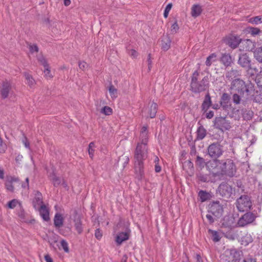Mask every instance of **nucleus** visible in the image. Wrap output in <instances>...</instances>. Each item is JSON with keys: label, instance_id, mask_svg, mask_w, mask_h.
Masks as SVG:
<instances>
[{"label": "nucleus", "instance_id": "1", "mask_svg": "<svg viewBox=\"0 0 262 262\" xmlns=\"http://www.w3.org/2000/svg\"><path fill=\"white\" fill-rule=\"evenodd\" d=\"M147 126H143L140 131V142L137 143L134 152V166L136 178L141 181L144 178V161L148 156V141Z\"/></svg>", "mask_w": 262, "mask_h": 262}, {"label": "nucleus", "instance_id": "2", "mask_svg": "<svg viewBox=\"0 0 262 262\" xmlns=\"http://www.w3.org/2000/svg\"><path fill=\"white\" fill-rule=\"evenodd\" d=\"M230 89L237 92L232 95L233 103L236 105L242 103L245 106L248 99L253 95L254 84L250 81L246 82L240 78H236L231 82Z\"/></svg>", "mask_w": 262, "mask_h": 262}, {"label": "nucleus", "instance_id": "3", "mask_svg": "<svg viewBox=\"0 0 262 262\" xmlns=\"http://www.w3.org/2000/svg\"><path fill=\"white\" fill-rule=\"evenodd\" d=\"M190 83V91L195 94H199L208 91L209 88V79L208 76L200 78V73L195 70L191 75Z\"/></svg>", "mask_w": 262, "mask_h": 262}, {"label": "nucleus", "instance_id": "4", "mask_svg": "<svg viewBox=\"0 0 262 262\" xmlns=\"http://www.w3.org/2000/svg\"><path fill=\"white\" fill-rule=\"evenodd\" d=\"M258 216V214L256 210L247 211L239 218L237 222V226L239 227H244L252 224Z\"/></svg>", "mask_w": 262, "mask_h": 262}, {"label": "nucleus", "instance_id": "5", "mask_svg": "<svg viewBox=\"0 0 262 262\" xmlns=\"http://www.w3.org/2000/svg\"><path fill=\"white\" fill-rule=\"evenodd\" d=\"M220 169L222 174L226 175L229 177H232L236 172L235 165L233 161L229 159L221 161Z\"/></svg>", "mask_w": 262, "mask_h": 262}, {"label": "nucleus", "instance_id": "6", "mask_svg": "<svg viewBox=\"0 0 262 262\" xmlns=\"http://www.w3.org/2000/svg\"><path fill=\"white\" fill-rule=\"evenodd\" d=\"M213 122V127L219 129L221 133L229 130L231 128V122L226 117H215Z\"/></svg>", "mask_w": 262, "mask_h": 262}, {"label": "nucleus", "instance_id": "7", "mask_svg": "<svg viewBox=\"0 0 262 262\" xmlns=\"http://www.w3.org/2000/svg\"><path fill=\"white\" fill-rule=\"evenodd\" d=\"M224 153L223 146L219 142L213 143L207 147V154L212 159H217Z\"/></svg>", "mask_w": 262, "mask_h": 262}, {"label": "nucleus", "instance_id": "8", "mask_svg": "<svg viewBox=\"0 0 262 262\" xmlns=\"http://www.w3.org/2000/svg\"><path fill=\"white\" fill-rule=\"evenodd\" d=\"M236 206L240 212L247 211L252 207L250 198L247 195H242L236 201Z\"/></svg>", "mask_w": 262, "mask_h": 262}, {"label": "nucleus", "instance_id": "9", "mask_svg": "<svg viewBox=\"0 0 262 262\" xmlns=\"http://www.w3.org/2000/svg\"><path fill=\"white\" fill-rule=\"evenodd\" d=\"M223 205L219 201H212L208 205V212L217 219H219L223 215Z\"/></svg>", "mask_w": 262, "mask_h": 262}, {"label": "nucleus", "instance_id": "10", "mask_svg": "<svg viewBox=\"0 0 262 262\" xmlns=\"http://www.w3.org/2000/svg\"><path fill=\"white\" fill-rule=\"evenodd\" d=\"M233 189L231 186L226 182L220 184L216 190V193L226 199L230 198L232 194Z\"/></svg>", "mask_w": 262, "mask_h": 262}, {"label": "nucleus", "instance_id": "11", "mask_svg": "<svg viewBox=\"0 0 262 262\" xmlns=\"http://www.w3.org/2000/svg\"><path fill=\"white\" fill-rule=\"evenodd\" d=\"M224 42L232 49H235L238 47L242 41V38L237 35H230L226 36L224 39Z\"/></svg>", "mask_w": 262, "mask_h": 262}, {"label": "nucleus", "instance_id": "12", "mask_svg": "<svg viewBox=\"0 0 262 262\" xmlns=\"http://www.w3.org/2000/svg\"><path fill=\"white\" fill-rule=\"evenodd\" d=\"M231 97L230 95L227 93H224L221 97L220 103L222 105L223 110L227 111H229L231 107V104L230 102Z\"/></svg>", "mask_w": 262, "mask_h": 262}, {"label": "nucleus", "instance_id": "13", "mask_svg": "<svg viewBox=\"0 0 262 262\" xmlns=\"http://www.w3.org/2000/svg\"><path fill=\"white\" fill-rule=\"evenodd\" d=\"M237 63L242 68L246 69L251 63V59L247 53L239 54Z\"/></svg>", "mask_w": 262, "mask_h": 262}, {"label": "nucleus", "instance_id": "14", "mask_svg": "<svg viewBox=\"0 0 262 262\" xmlns=\"http://www.w3.org/2000/svg\"><path fill=\"white\" fill-rule=\"evenodd\" d=\"M130 230L127 228L124 232H119L116 237V242L117 245H120L123 242L129 239Z\"/></svg>", "mask_w": 262, "mask_h": 262}, {"label": "nucleus", "instance_id": "15", "mask_svg": "<svg viewBox=\"0 0 262 262\" xmlns=\"http://www.w3.org/2000/svg\"><path fill=\"white\" fill-rule=\"evenodd\" d=\"M11 89V83L7 80L4 81L0 90V93L3 99H6L8 97Z\"/></svg>", "mask_w": 262, "mask_h": 262}, {"label": "nucleus", "instance_id": "16", "mask_svg": "<svg viewBox=\"0 0 262 262\" xmlns=\"http://www.w3.org/2000/svg\"><path fill=\"white\" fill-rule=\"evenodd\" d=\"M63 218L62 215L60 213H57L55 214L54 218V225L56 228L59 229L63 225ZM58 232L62 235H64V231L62 229H59Z\"/></svg>", "mask_w": 262, "mask_h": 262}, {"label": "nucleus", "instance_id": "17", "mask_svg": "<svg viewBox=\"0 0 262 262\" xmlns=\"http://www.w3.org/2000/svg\"><path fill=\"white\" fill-rule=\"evenodd\" d=\"M221 161L217 159H212V160L209 161L206 164V167L209 171H212L213 176H218L219 172L217 171L215 172V169L217 168L218 165H221Z\"/></svg>", "mask_w": 262, "mask_h": 262}, {"label": "nucleus", "instance_id": "18", "mask_svg": "<svg viewBox=\"0 0 262 262\" xmlns=\"http://www.w3.org/2000/svg\"><path fill=\"white\" fill-rule=\"evenodd\" d=\"M240 252L236 249H231L230 251V257L225 259V262H240L241 260Z\"/></svg>", "mask_w": 262, "mask_h": 262}, {"label": "nucleus", "instance_id": "19", "mask_svg": "<svg viewBox=\"0 0 262 262\" xmlns=\"http://www.w3.org/2000/svg\"><path fill=\"white\" fill-rule=\"evenodd\" d=\"M241 47H243V50L246 51H253L255 48V42L251 39H246L243 40L242 39Z\"/></svg>", "mask_w": 262, "mask_h": 262}, {"label": "nucleus", "instance_id": "20", "mask_svg": "<svg viewBox=\"0 0 262 262\" xmlns=\"http://www.w3.org/2000/svg\"><path fill=\"white\" fill-rule=\"evenodd\" d=\"M43 204L42 194L37 191L35 194V197L32 201V205L35 210L40 208V206Z\"/></svg>", "mask_w": 262, "mask_h": 262}, {"label": "nucleus", "instance_id": "21", "mask_svg": "<svg viewBox=\"0 0 262 262\" xmlns=\"http://www.w3.org/2000/svg\"><path fill=\"white\" fill-rule=\"evenodd\" d=\"M212 105V101L209 92L205 96L204 99L201 105L202 111L206 112Z\"/></svg>", "mask_w": 262, "mask_h": 262}, {"label": "nucleus", "instance_id": "22", "mask_svg": "<svg viewBox=\"0 0 262 262\" xmlns=\"http://www.w3.org/2000/svg\"><path fill=\"white\" fill-rule=\"evenodd\" d=\"M37 210L45 221L48 222L50 220L49 210L45 204H42Z\"/></svg>", "mask_w": 262, "mask_h": 262}, {"label": "nucleus", "instance_id": "23", "mask_svg": "<svg viewBox=\"0 0 262 262\" xmlns=\"http://www.w3.org/2000/svg\"><path fill=\"white\" fill-rule=\"evenodd\" d=\"M239 71L233 69L227 71L225 74L226 78L227 80L232 81L235 79L238 78V77L239 76Z\"/></svg>", "mask_w": 262, "mask_h": 262}, {"label": "nucleus", "instance_id": "24", "mask_svg": "<svg viewBox=\"0 0 262 262\" xmlns=\"http://www.w3.org/2000/svg\"><path fill=\"white\" fill-rule=\"evenodd\" d=\"M220 61L226 67H230L233 62L232 57L228 53L223 54Z\"/></svg>", "mask_w": 262, "mask_h": 262}, {"label": "nucleus", "instance_id": "25", "mask_svg": "<svg viewBox=\"0 0 262 262\" xmlns=\"http://www.w3.org/2000/svg\"><path fill=\"white\" fill-rule=\"evenodd\" d=\"M158 110V105L156 103L152 102L147 109V114L150 118L156 117Z\"/></svg>", "mask_w": 262, "mask_h": 262}, {"label": "nucleus", "instance_id": "26", "mask_svg": "<svg viewBox=\"0 0 262 262\" xmlns=\"http://www.w3.org/2000/svg\"><path fill=\"white\" fill-rule=\"evenodd\" d=\"M74 227L75 230L79 234H81L83 230L82 221L79 216L75 217L74 219Z\"/></svg>", "mask_w": 262, "mask_h": 262}, {"label": "nucleus", "instance_id": "27", "mask_svg": "<svg viewBox=\"0 0 262 262\" xmlns=\"http://www.w3.org/2000/svg\"><path fill=\"white\" fill-rule=\"evenodd\" d=\"M171 40L168 35L163 36L162 40V49L164 51H167L170 47Z\"/></svg>", "mask_w": 262, "mask_h": 262}, {"label": "nucleus", "instance_id": "28", "mask_svg": "<svg viewBox=\"0 0 262 262\" xmlns=\"http://www.w3.org/2000/svg\"><path fill=\"white\" fill-rule=\"evenodd\" d=\"M253 100V101L261 103H262V93H259L257 91H255L254 89L253 95L248 99V102L249 101Z\"/></svg>", "mask_w": 262, "mask_h": 262}, {"label": "nucleus", "instance_id": "29", "mask_svg": "<svg viewBox=\"0 0 262 262\" xmlns=\"http://www.w3.org/2000/svg\"><path fill=\"white\" fill-rule=\"evenodd\" d=\"M246 69L247 70L248 74L251 77L257 76L260 74L258 69L255 67L254 64H252V63Z\"/></svg>", "mask_w": 262, "mask_h": 262}, {"label": "nucleus", "instance_id": "30", "mask_svg": "<svg viewBox=\"0 0 262 262\" xmlns=\"http://www.w3.org/2000/svg\"><path fill=\"white\" fill-rule=\"evenodd\" d=\"M207 130L203 125H200L196 130V139L201 140L203 139L206 136Z\"/></svg>", "mask_w": 262, "mask_h": 262}, {"label": "nucleus", "instance_id": "31", "mask_svg": "<svg viewBox=\"0 0 262 262\" xmlns=\"http://www.w3.org/2000/svg\"><path fill=\"white\" fill-rule=\"evenodd\" d=\"M202 12V7L200 5H193L191 8V14L193 17H196L200 15Z\"/></svg>", "mask_w": 262, "mask_h": 262}, {"label": "nucleus", "instance_id": "32", "mask_svg": "<svg viewBox=\"0 0 262 262\" xmlns=\"http://www.w3.org/2000/svg\"><path fill=\"white\" fill-rule=\"evenodd\" d=\"M59 237V236L56 234H53L48 237V242L50 247L53 248L55 250H56L55 244L57 243Z\"/></svg>", "mask_w": 262, "mask_h": 262}, {"label": "nucleus", "instance_id": "33", "mask_svg": "<svg viewBox=\"0 0 262 262\" xmlns=\"http://www.w3.org/2000/svg\"><path fill=\"white\" fill-rule=\"evenodd\" d=\"M254 58L260 63H262V47L256 48L253 51Z\"/></svg>", "mask_w": 262, "mask_h": 262}, {"label": "nucleus", "instance_id": "34", "mask_svg": "<svg viewBox=\"0 0 262 262\" xmlns=\"http://www.w3.org/2000/svg\"><path fill=\"white\" fill-rule=\"evenodd\" d=\"M199 196L200 197L201 201L204 202L210 200L211 196L209 193L206 191L200 190L199 192Z\"/></svg>", "mask_w": 262, "mask_h": 262}, {"label": "nucleus", "instance_id": "35", "mask_svg": "<svg viewBox=\"0 0 262 262\" xmlns=\"http://www.w3.org/2000/svg\"><path fill=\"white\" fill-rule=\"evenodd\" d=\"M208 233L211 234V239L214 242H218L220 241L221 237L217 231L209 229Z\"/></svg>", "mask_w": 262, "mask_h": 262}, {"label": "nucleus", "instance_id": "36", "mask_svg": "<svg viewBox=\"0 0 262 262\" xmlns=\"http://www.w3.org/2000/svg\"><path fill=\"white\" fill-rule=\"evenodd\" d=\"M195 163L196 166H198L200 168H204L205 165L206 166L207 164L205 161V159L199 155L196 156Z\"/></svg>", "mask_w": 262, "mask_h": 262}, {"label": "nucleus", "instance_id": "37", "mask_svg": "<svg viewBox=\"0 0 262 262\" xmlns=\"http://www.w3.org/2000/svg\"><path fill=\"white\" fill-rule=\"evenodd\" d=\"M197 177L198 180L202 182L206 183L211 181V177L209 174L200 173L198 174Z\"/></svg>", "mask_w": 262, "mask_h": 262}, {"label": "nucleus", "instance_id": "38", "mask_svg": "<svg viewBox=\"0 0 262 262\" xmlns=\"http://www.w3.org/2000/svg\"><path fill=\"white\" fill-rule=\"evenodd\" d=\"M253 239L250 234H247L242 238V244L245 246L249 245L253 242Z\"/></svg>", "mask_w": 262, "mask_h": 262}, {"label": "nucleus", "instance_id": "39", "mask_svg": "<svg viewBox=\"0 0 262 262\" xmlns=\"http://www.w3.org/2000/svg\"><path fill=\"white\" fill-rule=\"evenodd\" d=\"M247 31L253 36H255L257 35L259 36L260 34L262 33V31L259 29L252 27L247 28Z\"/></svg>", "mask_w": 262, "mask_h": 262}, {"label": "nucleus", "instance_id": "40", "mask_svg": "<svg viewBox=\"0 0 262 262\" xmlns=\"http://www.w3.org/2000/svg\"><path fill=\"white\" fill-rule=\"evenodd\" d=\"M51 181H52L53 186L55 187H58L61 184V180L60 178L57 177L55 173L53 172L51 175Z\"/></svg>", "mask_w": 262, "mask_h": 262}, {"label": "nucleus", "instance_id": "41", "mask_svg": "<svg viewBox=\"0 0 262 262\" xmlns=\"http://www.w3.org/2000/svg\"><path fill=\"white\" fill-rule=\"evenodd\" d=\"M216 55L215 53H212L207 57L205 64L207 67H210L212 62L216 60Z\"/></svg>", "mask_w": 262, "mask_h": 262}, {"label": "nucleus", "instance_id": "42", "mask_svg": "<svg viewBox=\"0 0 262 262\" xmlns=\"http://www.w3.org/2000/svg\"><path fill=\"white\" fill-rule=\"evenodd\" d=\"M24 76L25 77L26 80H27V83L30 86L32 87L35 84V80L33 78L32 76L28 74V73H24Z\"/></svg>", "mask_w": 262, "mask_h": 262}, {"label": "nucleus", "instance_id": "43", "mask_svg": "<svg viewBox=\"0 0 262 262\" xmlns=\"http://www.w3.org/2000/svg\"><path fill=\"white\" fill-rule=\"evenodd\" d=\"M57 246L59 248V249H60L61 248H62V249L64 250V251L65 252H66V253L69 252V248L68 243L65 239H62L60 241V247L58 245H57Z\"/></svg>", "mask_w": 262, "mask_h": 262}, {"label": "nucleus", "instance_id": "44", "mask_svg": "<svg viewBox=\"0 0 262 262\" xmlns=\"http://www.w3.org/2000/svg\"><path fill=\"white\" fill-rule=\"evenodd\" d=\"M248 22L252 24L258 25L262 23V17L260 16H256L251 17L249 19Z\"/></svg>", "mask_w": 262, "mask_h": 262}, {"label": "nucleus", "instance_id": "45", "mask_svg": "<svg viewBox=\"0 0 262 262\" xmlns=\"http://www.w3.org/2000/svg\"><path fill=\"white\" fill-rule=\"evenodd\" d=\"M243 117L245 119L250 120L252 118L253 116V113L252 111L250 110H247L246 109H243Z\"/></svg>", "mask_w": 262, "mask_h": 262}, {"label": "nucleus", "instance_id": "46", "mask_svg": "<svg viewBox=\"0 0 262 262\" xmlns=\"http://www.w3.org/2000/svg\"><path fill=\"white\" fill-rule=\"evenodd\" d=\"M108 91L110 94L112 98H115L117 97V90L113 84H110L108 88Z\"/></svg>", "mask_w": 262, "mask_h": 262}, {"label": "nucleus", "instance_id": "47", "mask_svg": "<svg viewBox=\"0 0 262 262\" xmlns=\"http://www.w3.org/2000/svg\"><path fill=\"white\" fill-rule=\"evenodd\" d=\"M241 262H257L256 259L254 258L252 255H248L243 257Z\"/></svg>", "mask_w": 262, "mask_h": 262}, {"label": "nucleus", "instance_id": "48", "mask_svg": "<svg viewBox=\"0 0 262 262\" xmlns=\"http://www.w3.org/2000/svg\"><path fill=\"white\" fill-rule=\"evenodd\" d=\"M5 187L7 189V190L13 192L14 191V186L12 185V183L11 182V181H8V180H6V182L5 183Z\"/></svg>", "mask_w": 262, "mask_h": 262}, {"label": "nucleus", "instance_id": "49", "mask_svg": "<svg viewBox=\"0 0 262 262\" xmlns=\"http://www.w3.org/2000/svg\"><path fill=\"white\" fill-rule=\"evenodd\" d=\"M101 113L106 115H110L112 114V109L109 106H105L101 109Z\"/></svg>", "mask_w": 262, "mask_h": 262}, {"label": "nucleus", "instance_id": "50", "mask_svg": "<svg viewBox=\"0 0 262 262\" xmlns=\"http://www.w3.org/2000/svg\"><path fill=\"white\" fill-rule=\"evenodd\" d=\"M255 81L257 85L262 88V70H260V74L256 76Z\"/></svg>", "mask_w": 262, "mask_h": 262}, {"label": "nucleus", "instance_id": "51", "mask_svg": "<svg viewBox=\"0 0 262 262\" xmlns=\"http://www.w3.org/2000/svg\"><path fill=\"white\" fill-rule=\"evenodd\" d=\"M212 137L214 139L218 141H222L224 139V133H215L212 135Z\"/></svg>", "mask_w": 262, "mask_h": 262}, {"label": "nucleus", "instance_id": "52", "mask_svg": "<svg viewBox=\"0 0 262 262\" xmlns=\"http://www.w3.org/2000/svg\"><path fill=\"white\" fill-rule=\"evenodd\" d=\"M94 146L95 144L94 142H92L89 144L88 151L90 157L91 158H92L94 156V149H93V148L94 147Z\"/></svg>", "mask_w": 262, "mask_h": 262}, {"label": "nucleus", "instance_id": "53", "mask_svg": "<svg viewBox=\"0 0 262 262\" xmlns=\"http://www.w3.org/2000/svg\"><path fill=\"white\" fill-rule=\"evenodd\" d=\"M206 217L209 224H212L213 223H214L215 221H216L218 219L216 217H215V216H214L213 215L209 213L206 215Z\"/></svg>", "mask_w": 262, "mask_h": 262}, {"label": "nucleus", "instance_id": "54", "mask_svg": "<svg viewBox=\"0 0 262 262\" xmlns=\"http://www.w3.org/2000/svg\"><path fill=\"white\" fill-rule=\"evenodd\" d=\"M7 148L6 144L3 142L2 138L0 137V152L4 153Z\"/></svg>", "mask_w": 262, "mask_h": 262}, {"label": "nucleus", "instance_id": "55", "mask_svg": "<svg viewBox=\"0 0 262 262\" xmlns=\"http://www.w3.org/2000/svg\"><path fill=\"white\" fill-rule=\"evenodd\" d=\"M29 49L30 52L32 53H34V52H38L39 51L38 47L36 44H33V45L29 44Z\"/></svg>", "mask_w": 262, "mask_h": 262}, {"label": "nucleus", "instance_id": "56", "mask_svg": "<svg viewBox=\"0 0 262 262\" xmlns=\"http://www.w3.org/2000/svg\"><path fill=\"white\" fill-rule=\"evenodd\" d=\"M38 60L44 67H48L49 64L47 60L43 56H41L39 57L38 58Z\"/></svg>", "mask_w": 262, "mask_h": 262}, {"label": "nucleus", "instance_id": "57", "mask_svg": "<svg viewBox=\"0 0 262 262\" xmlns=\"http://www.w3.org/2000/svg\"><path fill=\"white\" fill-rule=\"evenodd\" d=\"M17 203L18 201L16 200L13 199L8 203L7 206L8 208L13 209L16 207Z\"/></svg>", "mask_w": 262, "mask_h": 262}, {"label": "nucleus", "instance_id": "58", "mask_svg": "<svg viewBox=\"0 0 262 262\" xmlns=\"http://www.w3.org/2000/svg\"><path fill=\"white\" fill-rule=\"evenodd\" d=\"M171 7H172V4H171V3L168 4L166 6V7L164 10V14H163L164 17L165 18L167 17L169 12L170 10V9H171Z\"/></svg>", "mask_w": 262, "mask_h": 262}, {"label": "nucleus", "instance_id": "59", "mask_svg": "<svg viewBox=\"0 0 262 262\" xmlns=\"http://www.w3.org/2000/svg\"><path fill=\"white\" fill-rule=\"evenodd\" d=\"M95 236L98 240H100L102 238V232L99 228H98L95 230Z\"/></svg>", "mask_w": 262, "mask_h": 262}, {"label": "nucleus", "instance_id": "60", "mask_svg": "<svg viewBox=\"0 0 262 262\" xmlns=\"http://www.w3.org/2000/svg\"><path fill=\"white\" fill-rule=\"evenodd\" d=\"M44 73L45 76L47 78H51L53 77V76L51 74L49 66H48V67H45Z\"/></svg>", "mask_w": 262, "mask_h": 262}, {"label": "nucleus", "instance_id": "61", "mask_svg": "<svg viewBox=\"0 0 262 262\" xmlns=\"http://www.w3.org/2000/svg\"><path fill=\"white\" fill-rule=\"evenodd\" d=\"M179 27L177 21L173 23L171 27L172 33H176L179 30Z\"/></svg>", "mask_w": 262, "mask_h": 262}, {"label": "nucleus", "instance_id": "62", "mask_svg": "<svg viewBox=\"0 0 262 262\" xmlns=\"http://www.w3.org/2000/svg\"><path fill=\"white\" fill-rule=\"evenodd\" d=\"M147 62H148V71L149 72L151 70L152 68V61L151 59V54L149 53L148 55L147 58Z\"/></svg>", "mask_w": 262, "mask_h": 262}, {"label": "nucleus", "instance_id": "63", "mask_svg": "<svg viewBox=\"0 0 262 262\" xmlns=\"http://www.w3.org/2000/svg\"><path fill=\"white\" fill-rule=\"evenodd\" d=\"M23 143L24 144L25 146L27 148H30V143L28 142L27 138L26 136H24V138L23 140Z\"/></svg>", "mask_w": 262, "mask_h": 262}, {"label": "nucleus", "instance_id": "64", "mask_svg": "<svg viewBox=\"0 0 262 262\" xmlns=\"http://www.w3.org/2000/svg\"><path fill=\"white\" fill-rule=\"evenodd\" d=\"M184 256L182 258V262H190L189 257L186 253H183Z\"/></svg>", "mask_w": 262, "mask_h": 262}]
</instances>
